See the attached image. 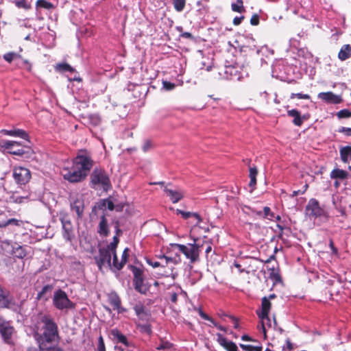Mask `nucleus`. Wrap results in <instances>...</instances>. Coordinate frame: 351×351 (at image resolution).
Instances as JSON below:
<instances>
[{
    "instance_id": "44",
    "label": "nucleus",
    "mask_w": 351,
    "mask_h": 351,
    "mask_svg": "<svg viewBox=\"0 0 351 351\" xmlns=\"http://www.w3.org/2000/svg\"><path fill=\"white\" fill-rule=\"evenodd\" d=\"M172 344L168 341H161L156 346V349L158 350L171 351Z\"/></svg>"
},
{
    "instance_id": "58",
    "label": "nucleus",
    "mask_w": 351,
    "mask_h": 351,
    "mask_svg": "<svg viewBox=\"0 0 351 351\" xmlns=\"http://www.w3.org/2000/svg\"><path fill=\"white\" fill-rule=\"evenodd\" d=\"M152 147V142L149 140H146L143 143V145L142 146V149L143 152H148Z\"/></svg>"
},
{
    "instance_id": "12",
    "label": "nucleus",
    "mask_w": 351,
    "mask_h": 351,
    "mask_svg": "<svg viewBox=\"0 0 351 351\" xmlns=\"http://www.w3.org/2000/svg\"><path fill=\"white\" fill-rule=\"evenodd\" d=\"M70 208L74 211L78 219L82 218L84 210V202L82 195H71L69 198Z\"/></svg>"
},
{
    "instance_id": "63",
    "label": "nucleus",
    "mask_w": 351,
    "mask_h": 351,
    "mask_svg": "<svg viewBox=\"0 0 351 351\" xmlns=\"http://www.w3.org/2000/svg\"><path fill=\"white\" fill-rule=\"evenodd\" d=\"M197 312L202 319L205 320L210 319V317L206 314L200 308H197Z\"/></svg>"
},
{
    "instance_id": "52",
    "label": "nucleus",
    "mask_w": 351,
    "mask_h": 351,
    "mask_svg": "<svg viewBox=\"0 0 351 351\" xmlns=\"http://www.w3.org/2000/svg\"><path fill=\"white\" fill-rule=\"evenodd\" d=\"M119 243V239L114 236L113 238V241L111 242L109 245H108L106 248H108L110 252H116V248L117 244Z\"/></svg>"
},
{
    "instance_id": "41",
    "label": "nucleus",
    "mask_w": 351,
    "mask_h": 351,
    "mask_svg": "<svg viewBox=\"0 0 351 351\" xmlns=\"http://www.w3.org/2000/svg\"><path fill=\"white\" fill-rule=\"evenodd\" d=\"M20 58H21V56L19 53H15V52H8L3 55V59L9 63L12 62V61H13L14 60H16V59Z\"/></svg>"
},
{
    "instance_id": "8",
    "label": "nucleus",
    "mask_w": 351,
    "mask_h": 351,
    "mask_svg": "<svg viewBox=\"0 0 351 351\" xmlns=\"http://www.w3.org/2000/svg\"><path fill=\"white\" fill-rule=\"evenodd\" d=\"M224 77L230 80L240 81L247 76V73L238 64L225 66Z\"/></svg>"
},
{
    "instance_id": "27",
    "label": "nucleus",
    "mask_w": 351,
    "mask_h": 351,
    "mask_svg": "<svg viewBox=\"0 0 351 351\" xmlns=\"http://www.w3.org/2000/svg\"><path fill=\"white\" fill-rule=\"evenodd\" d=\"M110 335L113 340H115L117 343H121L126 346H130L127 337L124 335H123L118 329L114 328L111 330Z\"/></svg>"
},
{
    "instance_id": "34",
    "label": "nucleus",
    "mask_w": 351,
    "mask_h": 351,
    "mask_svg": "<svg viewBox=\"0 0 351 351\" xmlns=\"http://www.w3.org/2000/svg\"><path fill=\"white\" fill-rule=\"evenodd\" d=\"M169 300L172 303L176 304L178 301V298L179 295L185 296L186 293L180 287H176V290L175 291L169 292Z\"/></svg>"
},
{
    "instance_id": "47",
    "label": "nucleus",
    "mask_w": 351,
    "mask_h": 351,
    "mask_svg": "<svg viewBox=\"0 0 351 351\" xmlns=\"http://www.w3.org/2000/svg\"><path fill=\"white\" fill-rule=\"evenodd\" d=\"M112 254L113 255V261L112 263H111V267L110 269L112 270H116V271H119L121 270L122 268H119V266L117 265L120 264V261H118V258H117V256L116 254V252H112Z\"/></svg>"
},
{
    "instance_id": "56",
    "label": "nucleus",
    "mask_w": 351,
    "mask_h": 351,
    "mask_svg": "<svg viewBox=\"0 0 351 351\" xmlns=\"http://www.w3.org/2000/svg\"><path fill=\"white\" fill-rule=\"evenodd\" d=\"M138 327L143 332H145V333H147V334H150L152 332L151 326L148 324H138Z\"/></svg>"
},
{
    "instance_id": "7",
    "label": "nucleus",
    "mask_w": 351,
    "mask_h": 351,
    "mask_svg": "<svg viewBox=\"0 0 351 351\" xmlns=\"http://www.w3.org/2000/svg\"><path fill=\"white\" fill-rule=\"evenodd\" d=\"M53 304L59 310L72 308L73 303L69 299L66 293L62 289L55 291L53 297Z\"/></svg>"
},
{
    "instance_id": "36",
    "label": "nucleus",
    "mask_w": 351,
    "mask_h": 351,
    "mask_svg": "<svg viewBox=\"0 0 351 351\" xmlns=\"http://www.w3.org/2000/svg\"><path fill=\"white\" fill-rule=\"evenodd\" d=\"M22 221L14 218L8 219L7 220L0 219V228H5L8 226H20Z\"/></svg>"
},
{
    "instance_id": "6",
    "label": "nucleus",
    "mask_w": 351,
    "mask_h": 351,
    "mask_svg": "<svg viewBox=\"0 0 351 351\" xmlns=\"http://www.w3.org/2000/svg\"><path fill=\"white\" fill-rule=\"evenodd\" d=\"M90 178L93 184L101 185L104 191H108L111 187L109 177L105 171L101 169H95Z\"/></svg>"
},
{
    "instance_id": "46",
    "label": "nucleus",
    "mask_w": 351,
    "mask_h": 351,
    "mask_svg": "<svg viewBox=\"0 0 351 351\" xmlns=\"http://www.w3.org/2000/svg\"><path fill=\"white\" fill-rule=\"evenodd\" d=\"M52 289V287L51 285H47L44 286L42 289L38 293L36 299L37 300H41L45 297V295L50 291Z\"/></svg>"
},
{
    "instance_id": "39",
    "label": "nucleus",
    "mask_w": 351,
    "mask_h": 351,
    "mask_svg": "<svg viewBox=\"0 0 351 351\" xmlns=\"http://www.w3.org/2000/svg\"><path fill=\"white\" fill-rule=\"evenodd\" d=\"M269 270L270 271L269 278L275 284L282 282L280 275L275 270L274 267L272 268H269Z\"/></svg>"
},
{
    "instance_id": "60",
    "label": "nucleus",
    "mask_w": 351,
    "mask_h": 351,
    "mask_svg": "<svg viewBox=\"0 0 351 351\" xmlns=\"http://www.w3.org/2000/svg\"><path fill=\"white\" fill-rule=\"evenodd\" d=\"M329 247L332 250V254L337 256L338 255V250L336 247L334 245V243L332 239L329 240Z\"/></svg>"
},
{
    "instance_id": "38",
    "label": "nucleus",
    "mask_w": 351,
    "mask_h": 351,
    "mask_svg": "<svg viewBox=\"0 0 351 351\" xmlns=\"http://www.w3.org/2000/svg\"><path fill=\"white\" fill-rule=\"evenodd\" d=\"M231 8L232 11L239 13H242L245 11L243 2L242 0H237L236 2L232 3L231 4Z\"/></svg>"
},
{
    "instance_id": "30",
    "label": "nucleus",
    "mask_w": 351,
    "mask_h": 351,
    "mask_svg": "<svg viewBox=\"0 0 351 351\" xmlns=\"http://www.w3.org/2000/svg\"><path fill=\"white\" fill-rule=\"evenodd\" d=\"M97 208L100 210H105L107 208L109 210H112L114 208V205L112 200L105 199L98 202L97 206L93 208V211Z\"/></svg>"
},
{
    "instance_id": "62",
    "label": "nucleus",
    "mask_w": 351,
    "mask_h": 351,
    "mask_svg": "<svg viewBox=\"0 0 351 351\" xmlns=\"http://www.w3.org/2000/svg\"><path fill=\"white\" fill-rule=\"evenodd\" d=\"M180 37L190 39V40H194V36L190 33V32H182L180 34Z\"/></svg>"
},
{
    "instance_id": "9",
    "label": "nucleus",
    "mask_w": 351,
    "mask_h": 351,
    "mask_svg": "<svg viewBox=\"0 0 351 351\" xmlns=\"http://www.w3.org/2000/svg\"><path fill=\"white\" fill-rule=\"evenodd\" d=\"M13 178L19 185L26 184L31 179L30 171L23 167H16L13 169Z\"/></svg>"
},
{
    "instance_id": "2",
    "label": "nucleus",
    "mask_w": 351,
    "mask_h": 351,
    "mask_svg": "<svg viewBox=\"0 0 351 351\" xmlns=\"http://www.w3.org/2000/svg\"><path fill=\"white\" fill-rule=\"evenodd\" d=\"M72 165L86 177L93 166V161L86 150H80Z\"/></svg>"
},
{
    "instance_id": "17",
    "label": "nucleus",
    "mask_w": 351,
    "mask_h": 351,
    "mask_svg": "<svg viewBox=\"0 0 351 351\" xmlns=\"http://www.w3.org/2000/svg\"><path fill=\"white\" fill-rule=\"evenodd\" d=\"M317 97L329 104H338L342 101L340 95H335L330 91L319 93Z\"/></svg>"
},
{
    "instance_id": "21",
    "label": "nucleus",
    "mask_w": 351,
    "mask_h": 351,
    "mask_svg": "<svg viewBox=\"0 0 351 351\" xmlns=\"http://www.w3.org/2000/svg\"><path fill=\"white\" fill-rule=\"evenodd\" d=\"M164 191L165 192L167 195L169 197L171 201L173 204L178 203L184 197V193L182 191L173 190L171 189H168L167 186L165 187Z\"/></svg>"
},
{
    "instance_id": "26",
    "label": "nucleus",
    "mask_w": 351,
    "mask_h": 351,
    "mask_svg": "<svg viewBox=\"0 0 351 351\" xmlns=\"http://www.w3.org/2000/svg\"><path fill=\"white\" fill-rule=\"evenodd\" d=\"M109 302L114 309L117 310L118 313H123L125 309L121 306V299L116 293H112L109 295Z\"/></svg>"
},
{
    "instance_id": "55",
    "label": "nucleus",
    "mask_w": 351,
    "mask_h": 351,
    "mask_svg": "<svg viewBox=\"0 0 351 351\" xmlns=\"http://www.w3.org/2000/svg\"><path fill=\"white\" fill-rule=\"evenodd\" d=\"M291 99H294L295 97H297L300 99H310L311 97L308 94H303L301 93H291L290 96Z\"/></svg>"
},
{
    "instance_id": "14",
    "label": "nucleus",
    "mask_w": 351,
    "mask_h": 351,
    "mask_svg": "<svg viewBox=\"0 0 351 351\" xmlns=\"http://www.w3.org/2000/svg\"><path fill=\"white\" fill-rule=\"evenodd\" d=\"M111 256L112 252L108 248L104 247L99 249V255L95 256V259L100 270L105 265L111 267Z\"/></svg>"
},
{
    "instance_id": "20",
    "label": "nucleus",
    "mask_w": 351,
    "mask_h": 351,
    "mask_svg": "<svg viewBox=\"0 0 351 351\" xmlns=\"http://www.w3.org/2000/svg\"><path fill=\"white\" fill-rule=\"evenodd\" d=\"M217 342L227 351H238V348L235 343L231 341H228L226 338L223 337V335L220 333H217Z\"/></svg>"
},
{
    "instance_id": "19",
    "label": "nucleus",
    "mask_w": 351,
    "mask_h": 351,
    "mask_svg": "<svg viewBox=\"0 0 351 351\" xmlns=\"http://www.w3.org/2000/svg\"><path fill=\"white\" fill-rule=\"evenodd\" d=\"M3 243L8 246L10 245L11 250H10V252L15 257L19 258H23L26 256V252L23 246L16 243H14V244H11V242L8 241H3Z\"/></svg>"
},
{
    "instance_id": "32",
    "label": "nucleus",
    "mask_w": 351,
    "mask_h": 351,
    "mask_svg": "<svg viewBox=\"0 0 351 351\" xmlns=\"http://www.w3.org/2000/svg\"><path fill=\"white\" fill-rule=\"evenodd\" d=\"M249 178L250 179L249 186L254 190L256 185V176L258 174V170L256 167H250L249 169Z\"/></svg>"
},
{
    "instance_id": "5",
    "label": "nucleus",
    "mask_w": 351,
    "mask_h": 351,
    "mask_svg": "<svg viewBox=\"0 0 351 351\" xmlns=\"http://www.w3.org/2000/svg\"><path fill=\"white\" fill-rule=\"evenodd\" d=\"M58 216L62 223L64 239L66 241L72 242L75 239V232L69 215L65 211H61Z\"/></svg>"
},
{
    "instance_id": "11",
    "label": "nucleus",
    "mask_w": 351,
    "mask_h": 351,
    "mask_svg": "<svg viewBox=\"0 0 351 351\" xmlns=\"http://www.w3.org/2000/svg\"><path fill=\"white\" fill-rule=\"evenodd\" d=\"M62 173L64 179L71 183L80 182L86 178L84 173L75 169L73 165L70 168L64 169Z\"/></svg>"
},
{
    "instance_id": "4",
    "label": "nucleus",
    "mask_w": 351,
    "mask_h": 351,
    "mask_svg": "<svg viewBox=\"0 0 351 351\" xmlns=\"http://www.w3.org/2000/svg\"><path fill=\"white\" fill-rule=\"evenodd\" d=\"M172 246L182 253L191 263L198 260L200 247L199 245L196 243H187L186 245L173 243Z\"/></svg>"
},
{
    "instance_id": "3",
    "label": "nucleus",
    "mask_w": 351,
    "mask_h": 351,
    "mask_svg": "<svg viewBox=\"0 0 351 351\" xmlns=\"http://www.w3.org/2000/svg\"><path fill=\"white\" fill-rule=\"evenodd\" d=\"M305 213L306 216L313 220L319 219L327 221L328 219V213L320 206L319 202L315 198L309 199L305 207Z\"/></svg>"
},
{
    "instance_id": "48",
    "label": "nucleus",
    "mask_w": 351,
    "mask_h": 351,
    "mask_svg": "<svg viewBox=\"0 0 351 351\" xmlns=\"http://www.w3.org/2000/svg\"><path fill=\"white\" fill-rule=\"evenodd\" d=\"M186 3V0H173L174 8L178 12H181L184 10Z\"/></svg>"
},
{
    "instance_id": "49",
    "label": "nucleus",
    "mask_w": 351,
    "mask_h": 351,
    "mask_svg": "<svg viewBox=\"0 0 351 351\" xmlns=\"http://www.w3.org/2000/svg\"><path fill=\"white\" fill-rule=\"evenodd\" d=\"M239 346L245 351H262L261 346H254L252 345L239 344Z\"/></svg>"
},
{
    "instance_id": "45",
    "label": "nucleus",
    "mask_w": 351,
    "mask_h": 351,
    "mask_svg": "<svg viewBox=\"0 0 351 351\" xmlns=\"http://www.w3.org/2000/svg\"><path fill=\"white\" fill-rule=\"evenodd\" d=\"M275 214L271 210L270 208L268 206H265L263 208V219L273 220Z\"/></svg>"
},
{
    "instance_id": "61",
    "label": "nucleus",
    "mask_w": 351,
    "mask_h": 351,
    "mask_svg": "<svg viewBox=\"0 0 351 351\" xmlns=\"http://www.w3.org/2000/svg\"><path fill=\"white\" fill-rule=\"evenodd\" d=\"M339 132L344 133L347 136H351V128H350L341 127L339 129Z\"/></svg>"
},
{
    "instance_id": "13",
    "label": "nucleus",
    "mask_w": 351,
    "mask_h": 351,
    "mask_svg": "<svg viewBox=\"0 0 351 351\" xmlns=\"http://www.w3.org/2000/svg\"><path fill=\"white\" fill-rule=\"evenodd\" d=\"M158 259L160 263H162V264H160V267L165 269L163 273L161 274L165 277L171 276L173 278H175L176 274L173 273V266H169V265L171 263H173V265L176 264V261L173 258L167 257L165 255L158 256Z\"/></svg>"
},
{
    "instance_id": "18",
    "label": "nucleus",
    "mask_w": 351,
    "mask_h": 351,
    "mask_svg": "<svg viewBox=\"0 0 351 351\" xmlns=\"http://www.w3.org/2000/svg\"><path fill=\"white\" fill-rule=\"evenodd\" d=\"M339 155L341 162L348 165V169L351 171V146L341 147Z\"/></svg>"
},
{
    "instance_id": "16",
    "label": "nucleus",
    "mask_w": 351,
    "mask_h": 351,
    "mask_svg": "<svg viewBox=\"0 0 351 351\" xmlns=\"http://www.w3.org/2000/svg\"><path fill=\"white\" fill-rule=\"evenodd\" d=\"M287 115L290 117H293V123L295 126H301L304 121H307L309 119L308 114H304L301 115L300 112L297 109H291L287 111Z\"/></svg>"
},
{
    "instance_id": "43",
    "label": "nucleus",
    "mask_w": 351,
    "mask_h": 351,
    "mask_svg": "<svg viewBox=\"0 0 351 351\" xmlns=\"http://www.w3.org/2000/svg\"><path fill=\"white\" fill-rule=\"evenodd\" d=\"M36 6L47 10H51L53 8V5L51 2H49L46 0H38L36 1Z\"/></svg>"
},
{
    "instance_id": "35",
    "label": "nucleus",
    "mask_w": 351,
    "mask_h": 351,
    "mask_svg": "<svg viewBox=\"0 0 351 351\" xmlns=\"http://www.w3.org/2000/svg\"><path fill=\"white\" fill-rule=\"evenodd\" d=\"M29 147H22L21 145L19 147H14L12 148L11 151H9V153L12 155L23 156V155L28 154L29 152Z\"/></svg>"
},
{
    "instance_id": "23",
    "label": "nucleus",
    "mask_w": 351,
    "mask_h": 351,
    "mask_svg": "<svg viewBox=\"0 0 351 351\" xmlns=\"http://www.w3.org/2000/svg\"><path fill=\"white\" fill-rule=\"evenodd\" d=\"M349 173L346 170L339 168H335L330 173V178L332 180H346L348 178Z\"/></svg>"
},
{
    "instance_id": "51",
    "label": "nucleus",
    "mask_w": 351,
    "mask_h": 351,
    "mask_svg": "<svg viewBox=\"0 0 351 351\" xmlns=\"http://www.w3.org/2000/svg\"><path fill=\"white\" fill-rule=\"evenodd\" d=\"M128 248H125L122 254L121 260L120 261V264L117 265L119 268H123L125 264L128 261Z\"/></svg>"
},
{
    "instance_id": "22",
    "label": "nucleus",
    "mask_w": 351,
    "mask_h": 351,
    "mask_svg": "<svg viewBox=\"0 0 351 351\" xmlns=\"http://www.w3.org/2000/svg\"><path fill=\"white\" fill-rule=\"evenodd\" d=\"M134 310L138 317L142 321H148L150 317V314L146 310L145 306L142 304H137L134 306Z\"/></svg>"
},
{
    "instance_id": "10",
    "label": "nucleus",
    "mask_w": 351,
    "mask_h": 351,
    "mask_svg": "<svg viewBox=\"0 0 351 351\" xmlns=\"http://www.w3.org/2000/svg\"><path fill=\"white\" fill-rule=\"evenodd\" d=\"M14 332V328L10 323L0 317V334L5 343H13L12 335Z\"/></svg>"
},
{
    "instance_id": "25",
    "label": "nucleus",
    "mask_w": 351,
    "mask_h": 351,
    "mask_svg": "<svg viewBox=\"0 0 351 351\" xmlns=\"http://www.w3.org/2000/svg\"><path fill=\"white\" fill-rule=\"evenodd\" d=\"M133 285L136 291L141 294H147L149 285L144 282V278L133 280Z\"/></svg>"
},
{
    "instance_id": "54",
    "label": "nucleus",
    "mask_w": 351,
    "mask_h": 351,
    "mask_svg": "<svg viewBox=\"0 0 351 351\" xmlns=\"http://www.w3.org/2000/svg\"><path fill=\"white\" fill-rule=\"evenodd\" d=\"M337 117L340 119L351 117V112L347 109L341 110L337 112Z\"/></svg>"
},
{
    "instance_id": "57",
    "label": "nucleus",
    "mask_w": 351,
    "mask_h": 351,
    "mask_svg": "<svg viewBox=\"0 0 351 351\" xmlns=\"http://www.w3.org/2000/svg\"><path fill=\"white\" fill-rule=\"evenodd\" d=\"M96 351H106L104 339L101 336H99L98 339V344Z\"/></svg>"
},
{
    "instance_id": "59",
    "label": "nucleus",
    "mask_w": 351,
    "mask_h": 351,
    "mask_svg": "<svg viewBox=\"0 0 351 351\" xmlns=\"http://www.w3.org/2000/svg\"><path fill=\"white\" fill-rule=\"evenodd\" d=\"M163 88L167 90H173L175 88V84L173 83L164 81L162 82Z\"/></svg>"
},
{
    "instance_id": "28",
    "label": "nucleus",
    "mask_w": 351,
    "mask_h": 351,
    "mask_svg": "<svg viewBox=\"0 0 351 351\" xmlns=\"http://www.w3.org/2000/svg\"><path fill=\"white\" fill-rule=\"evenodd\" d=\"M176 213L181 215L182 218L184 219H187L189 218H194L196 220V221L194 222V223H193L194 226H198L199 224V223L202 221L200 215L196 213L186 212V211L181 210L180 209H177Z\"/></svg>"
},
{
    "instance_id": "64",
    "label": "nucleus",
    "mask_w": 351,
    "mask_h": 351,
    "mask_svg": "<svg viewBox=\"0 0 351 351\" xmlns=\"http://www.w3.org/2000/svg\"><path fill=\"white\" fill-rule=\"evenodd\" d=\"M259 23V18L258 15H254L250 19V23L252 25H257Z\"/></svg>"
},
{
    "instance_id": "40",
    "label": "nucleus",
    "mask_w": 351,
    "mask_h": 351,
    "mask_svg": "<svg viewBox=\"0 0 351 351\" xmlns=\"http://www.w3.org/2000/svg\"><path fill=\"white\" fill-rule=\"evenodd\" d=\"M58 71L60 72H71L73 73L74 71V69L67 63H61L58 64L56 66Z\"/></svg>"
},
{
    "instance_id": "1",
    "label": "nucleus",
    "mask_w": 351,
    "mask_h": 351,
    "mask_svg": "<svg viewBox=\"0 0 351 351\" xmlns=\"http://www.w3.org/2000/svg\"><path fill=\"white\" fill-rule=\"evenodd\" d=\"M40 321L43 324L42 332H36L35 338L40 349L48 350L58 343L60 337L58 325L50 316L47 315H43Z\"/></svg>"
},
{
    "instance_id": "42",
    "label": "nucleus",
    "mask_w": 351,
    "mask_h": 351,
    "mask_svg": "<svg viewBox=\"0 0 351 351\" xmlns=\"http://www.w3.org/2000/svg\"><path fill=\"white\" fill-rule=\"evenodd\" d=\"M9 304V300L8 295L3 292L0 287V308L5 307Z\"/></svg>"
},
{
    "instance_id": "31",
    "label": "nucleus",
    "mask_w": 351,
    "mask_h": 351,
    "mask_svg": "<svg viewBox=\"0 0 351 351\" xmlns=\"http://www.w3.org/2000/svg\"><path fill=\"white\" fill-rule=\"evenodd\" d=\"M351 56V45H344L341 48L338 57L341 60H346Z\"/></svg>"
},
{
    "instance_id": "15",
    "label": "nucleus",
    "mask_w": 351,
    "mask_h": 351,
    "mask_svg": "<svg viewBox=\"0 0 351 351\" xmlns=\"http://www.w3.org/2000/svg\"><path fill=\"white\" fill-rule=\"evenodd\" d=\"M271 302L269 301V299L267 297H264L262 298L261 302V311H257V315L258 317L261 320V329L265 332V322L269 321V313L271 309Z\"/></svg>"
},
{
    "instance_id": "24",
    "label": "nucleus",
    "mask_w": 351,
    "mask_h": 351,
    "mask_svg": "<svg viewBox=\"0 0 351 351\" xmlns=\"http://www.w3.org/2000/svg\"><path fill=\"white\" fill-rule=\"evenodd\" d=\"M1 132L5 135L10 136H17L25 140H28L29 138L27 133L25 130L21 129L2 130Z\"/></svg>"
},
{
    "instance_id": "37",
    "label": "nucleus",
    "mask_w": 351,
    "mask_h": 351,
    "mask_svg": "<svg viewBox=\"0 0 351 351\" xmlns=\"http://www.w3.org/2000/svg\"><path fill=\"white\" fill-rule=\"evenodd\" d=\"M129 267L134 275L133 280L144 278L143 271L141 268L137 267L132 265H130Z\"/></svg>"
},
{
    "instance_id": "50",
    "label": "nucleus",
    "mask_w": 351,
    "mask_h": 351,
    "mask_svg": "<svg viewBox=\"0 0 351 351\" xmlns=\"http://www.w3.org/2000/svg\"><path fill=\"white\" fill-rule=\"evenodd\" d=\"M15 5L19 8L28 10L30 8V3L27 0H18L15 1Z\"/></svg>"
},
{
    "instance_id": "29",
    "label": "nucleus",
    "mask_w": 351,
    "mask_h": 351,
    "mask_svg": "<svg viewBox=\"0 0 351 351\" xmlns=\"http://www.w3.org/2000/svg\"><path fill=\"white\" fill-rule=\"evenodd\" d=\"M97 232L103 237H107L109 234L108 221L104 215L101 217Z\"/></svg>"
},
{
    "instance_id": "53",
    "label": "nucleus",
    "mask_w": 351,
    "mask_h": 351,
    "mask_svg": "<svg viewBox=\"0 0 351 351\" xmlns=\"http://www.w3.org/2000/svg\"><path fill=\"white\" fill-rule=\"evenodd\" d=\"M147 263L152 266L154 268L160 267V264H162V263H160V261H156L154 258H146Z\"/></svg>"
},
{
    "instance_id": "33",
    "label": "nucleus",
    "mask_w": 351,
    "mask_h": 351,
    "mask_svg": "<svg viewBox=\"0 0 351 351\" xmlns=\"http://www.w3.org/2000/svg\"><path fill=\"white\" fill-rule=\"evenodd\" d=\"M20 143L17 141L4 140L0 142V149L11 151L14 147H19Z\"/></svg>"
}]
</instances>
